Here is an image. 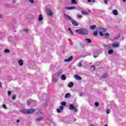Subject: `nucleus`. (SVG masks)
I'll list each match as a JSON object with an SVG mask.
<instances>
[{
    "instance_id": "f257e3e1",
    "label": "nucleus",
    "mask_w": 126,
    "mask_h": 126,
    "mask_svg": "<svg viewBox=\"0 0 126 126\" xmlns=\"http://www.w3.org/2000/svg\"><path fill=\"white\" fill-rule=\"evenodd\" d=\"M75 32L76 33H78L80 35H87L88 34V31L86 29H79L75 30Z\"/></svg>"
},
{
    "instance_id": "f03ea898",
    "label": "nucleus",
    "mask_w": 126,
    "mask_h": 126,
    "mask_svg": "<svg viewBox=\"0 0 126 126\" xmlns=\"http://www.w3.org/2000/svg\"><path fill=\"white\" fill-rule=\"evenodd\" d=\"M94 57L96 58H98V57H99V56L100 55H101V54H102V52L101 51V50L98 49V50H94Z\"/></svg>"
},
{
    "instance_id": "7ed1b4c3",
    "label": "nucleus",
    "mask_w": 126,
    "mask_h": 126,
    "mask_svg": "<svg viewBox=\"0 0 126 126\" xmlns=\"http://www.w3.org/2000/svg\"><path fill=\"white\" fill-rule=\"evenodd\" d=\"M64 16L65 19H66L67 20H69L70 22H72L73 19L68 15L64 14Z\"/></svg>"
},
{
    "instance_id": "20e7f679",
    "label": "nucleus",
    "mask_w": 126,
    "mask_h": 126,
    "mask_svg": "<svg viewBox=\"0 0 126 126\" xmlns=\"http://www.w3.org/2000/svg\"><path fill=\"white\" fill-rule=\"evenodd\" d=\"M46 11H47V14H48V15H49V16H51L52 15H53V12L52 11V10H51V9L47 8L46 9Z\"/></svg>"
},
{
    "instance_id": "39448f33",
    "label": "nucleus",
    "mask_w": 126,
    "mask_h": 126,
    "mask_svg": "<svg viewBox=\"0 0 126 126\" xmlns=\"http://www.w3.org/2000/svg\"><path fill=\"white\" fill-rule=\"evenodd\" d=\"M102 47H103V48L106 50H110V49L111 48V46L106 44H103Z\"/></svg>"
},
{
    "instance_id": "423d86ee",
    "label": "nucleus",
    "mask_w": 126,
    "mask_h": 126,
    "mask_svg": "<svg viewBox=\"0 0 126 126\" xmlns=\"http://www.w3.org/2000/svg\"><path fill=\"white\" fill-rule=\"evenodd\" d=\"M120 46V43L119 42H115L112 45L113 48H118Z\"/></svg>"
},
{
    "instance_id": "0eeeda50",
    "label": "nucleus",
    "mask_w": 126,
    "mask_h": 126,
    "mask_svg": "<svg viewBox=\"0 0 126 126\" xmlns=\"http://www.w3.org/2000/svg\"><path fill=\"white\" fill-rule=\"evenodd\" d=\"M63 109V106H61L59 107V109H57V113H62V111Z\"/></svg>"
},
{
    "instance_id": "6e6552de",
    "label": "nucleus",
    "mask_w": 126,
    "mask_h": 126,
    "mask_svg": "<svg viewBox=\"0 0 126 126\" xmlns=\"http://www.w3.org/2000/svg\"><path fill=\"white\" fill-rule=\"evenodd\" d=\"M72 25H73L74 26H78V23H77V22H76V21H74L73 20H72V22H71Z\"/></svg>"
},
{
    "instance_id": "1a4fd4ad",
    "label": "nucleus",
    "mask_w": 126,
    "mask_h": 126,
    "mask_svg": "<svg viewBox=\"0 0 126 126\" xmlns=\"http://www.w3.org/2000/svg\"><path fill=\"white\" fill-rule=\"evenodd\" d=\"M35 110L34 109H28V114H33L34 112H35Z\"/></svg>"
},
{
    "instance_id": "9d476101",
    "label": "nucleus",
    "mask_w": 126,
    "mask_h": 126,
    "mask_svg": "<svg viewBox=\"0 0 126 126\" xmlns=\"http://www.w3.org/2000/svg\"><path fill=\"white\" fill-rule=\"evenodd\" d=\"M18 63L20 66H22V65H23V61L22 60H19L18 61Z\"/></svg>"
},
{
    "instance_id": "9b49d317",
    "label": "nucleus",
    "mask_w": 126,
    "mask_h": 126,
    "mask_svg": "<svg viewBox=\"0 0 126 126\" xmlns=\"http://www.w3.org/2000/svg\"><path fill=\"white\" fill-rule=\"evenodd\" d=\"M63 72L62 71V70H59L56 73V76H60L61 75V74H62Z\"/></svg>"
},
{
    "instance_id": "f8f14e48",
    "label": "nucleus",
    "mask_w": 126,
    "mask_h": 126,
    "mask_svg": "<svg viewBox=\"0 0 126 126\" xmlns=\"http://www.w3.org/2000/svg\"><path fill=\"white\" fill-rule=\"evenodd\" d=\"M71 61H72V56L69 57L67 59H65L64 61L65 62H71Z\"/></svg>"
},
{
    "instance_id": "ddd939ff",
    "label": "nucleus",
    "mask_w": 126,
    "mask_h": 126,
    "mask_svg": "<svg viewBox=\"0 0 126 126\" xmlns=\"http://www.w3.org/2000/svg\"><path fill=\"white\" fill-rule=\"evenodd\" d=\"M65 9H68V10H70L71 9H76V7H66Z\"/></svg>"
},
{
    "instance_id": "4468645a",
    "label": "nucleus",
    "mask_w": 126,
    "mask_h": 126,
    "mask_svg": "<svg viewBox=\"0 0 126 126\" xmlns=\"http://www.w3.org/2000/svg\"><path fill=\"white\" fill-rule=\"evenodd\" d=\"M20 112L21 113H23V114H28V109H25L23 110H21Z\"/></svg>"
},
{
    "instance_id": "2eb2a0df",
    "label": "nucleus",
    "mask_w": 126,
    "mask_h": 126,
    "mask_svg": "<svg viewBox=\"0 0 126 126\" xmlns=\"http://www.w3.org/2000/svg\"><path fill=\"white\" fill-rule=\"evenodd\" d=\"M71 95H70V93H67L65 95V98L66 99H68V98H70Z\"/></svg>"
},
{
    "instance_id": "dca6fc26",
    "label": "nucleus",
    "mask_w": 126,
    "mask_h": 126,
    "mask_svg": "<svg viewBox=\"0 0 126 126\" xmlns=\"http://www.w3.org/2000/svg\"><path fill=\"white\" fill-rule=\"evenodd\" d=\"M95 68H96V67L94 65H92L91 66V71H94L95 70Z\"/></svg>"
},
{
    "instance_id": "f3484780",
    "label": "nucleus",
    "mask_w": 126,
    "mask_h": 126,
    "mask_svg": "<svg viewBox=\"0 0 126 126\" xmlns=\"http://www.w3.org/2000/svg\"><path fill=\"white\" fill-rule=\"evenodd\" d=\"M75 78L77 80H81V78L80 77V76H78V75H75Z\"/></svg>"
},
{
    "instance_id": "a211bd4d",
    "label": "nucleus",
    "mask_w": 126,
    "mask_h": 126,
    "mask_svg": "<svg viewBox=\"0 0 126 126\" xmlns=\"http://www.w3.org/2000/svg\"><path fill=\"white\" fill-rule=\"evenodd\" d=\"M68 87H69L70 88H71V87H73V82H70L68 83Z\"/></svg>"
},
{
    "instance_id": "6ab92c4d",
    "label": "nucleus",
    "mask_w": 126,
    "mask_h": 126,
    "mask_svg": "<svg viewBox=\"0 0 126 126\" xmlns=\"http://www.w3.org/2000/svg\"><path fill=\"white\" fill-rule=\"evenodd\" d=\"M42 20H43V16L41 14H40L39 15L38 17V21H42Z\"/></svg>"
},
{
    "instance_id": "aec40b11",
    "label": "nucleus",
    "mask_w": 126,
    "mask_h": 126,
    "mask_svg": "<svg viewBox=\"0 0 126 126\" xmlns=\"http://www.w3.org/2000/svg\"><path fill=\"white\" fill-rule=\"evenodd\" d=\"M95 28H96V25H94L93 26H91L90 27V29L91 30H94V29H95Z\"/></svg>"
},
{
    "instance_id": "412c9836",
    "label": "nucleus",
    "mask_w": 126,
    "mask_h": 126,
    "mask_svg": "<svg viewBox=\"0 0 126 126\" xmlns=\"http://www.w3.org/2000/svg\"><path fill=\"white\" fill-rule=\"evenodd\" d=\"M61 79L62 80H65L66 79V77L64 74H63L61 76Z\"/></svg>"
},
{
    "instance_id": "4be33fe9",
    "label": "nucleus",
    "mask_w": 126,
    "mask_h": 126,
    "mask_svg": "<svg viewBox=\"0 0 126 126\" xmlns=\"http://www.w3.org/2000/svg\"><path fill=\"white\" fill-rule=\"evenodd\" d=\"M71 3L72 4H77V1H76L75 0H71Z\"/></svg>"
},
{
    "instance_id": "5701e85b",
    "label": "nucleus",
    "mask_w": 126,
    "mask_h": 126,
    "mask_svg": "<svg viewBox=\"0 0 126 126\" xmlns=\"http://www.w3.org/2000/svg\"><path fill=\"white\" fill-rule=\"evenodd\" d=\"M112 12L114 15H118V11L117 10H113Z\"/></svg>"
},
{
    "instance_id": "b1692460",
    "label": "nucleus",
    "mask_w": 126,
    "mask_h": 126,
    "mask_svg": "<svg viewBox=\"0 0 126 126\" xmlns=\"http://www.w3.org/2000/svg\"><path fill=\"white\" fill-rule=\"evenodd\" d=\"M82 14L83 15H88V12L85 11H82Z\"/></svg>"
},
{
    "instance_id": "393cba45",
    "label": "nucleus",
    "mask_w": 126,
    "mask_h": 126,
    "mask_svg": "<svg viewBox=\"0 0 126 126\" xmlns=\"http://www.w3.org/2000/svg\"><path fill=\"white\" fill-rule=\"evenodd\" d=\"M98 29L100 31H102L103 32H106V29H104L103 28H99Z\"/></svg>"
},
{
    "instance_id": "a878e982",
    "label": "nucleus",
    "mask_w": 126,
    "mask_h": 126,
    "mask_svg": "<svg viewBox=\"0 0 126 126\" xmlns=\"http://www.w3.org/2000/svg\"><path fill=\"white\" fill-rule=\"evenodd\" d=\"M32 102H33V100L32 99H29L27 101V104L28 105H30Z\"/></svg>"
},
{
    "instance_id": "bb28decb",
    "label": "nucleus",
    "mask_w": 126,
    "mask_h": 126,
    "mask_svg": "<svg viewBox=\"0 0 126 126\" xmlns=\"http://www.w3.org/2000/svg\"><path fill=\"white\" fill-rule=\"evenodd\" d=\"M74 106L72 104H70L69 105V109L70 110H73L74 109Z\"/></svg>"
},
{
    "instance_id": "cd10ccee",
    "label": "nucleus",
    "mask_w": 126,
    "mask_h": 126,
    "mask_svg": "<svg viewBox=\"0 0 126 126\" xmlns=\"http://www.w3.org/2000/svg\"><path fill=\"white\" fill-rule=\"evenodd\" d=\"M113 53H114V50H113V49H111V50L108 51V54L109 55H111V54H113Z\"/></svg>"
},
{
    "instance_id": "c85d7f7f",
    "label": "nucleus",
    "mask_w": 126,
    "mask_h": 126,
    "mask_svg": "<svg viewBox=\"0 0 126 126\" xmlns=\"http://www.w3.org/2000/svg\"><path fill=\"white\" fill-rule=\"evenodd\" d=\"M82 61H81V62H80L78 63V67H81V66H82Z\"/></svg>"
},
{
    "instance_id": "c756f323",
    "label": "nucleus",
    "mask_w": 126,
    "mask_h": 126,
    "mask_svg": "<svg viewBox=\"0 0 126 126\" xmlns=\"http://www.w3.org/2000/svg\"><path fill=\"white\" fill-rule=\"evenodd\" d=\"M42 120H43V117H39L37 119H36V121L37 122H40V121H42Z\"/></svg>"
},
{
    "instance_id": "7c9ffc66",
    "label": "nucleus",
    "mask_w": 126,
    "mask_h": 126,
    "mask_svg": "<svg viewBox=\"0 0 126 126\" xmlns=\"http://www.w3.org/2000/svg\"><path fill=\"white\" fill-rule=\"evenodd\" d=\"M102 77L103 78H107V77H108V74H104Z\"/></svg>"
},
{
    "instance_id": "2f4dec72",
    "label": "nucleus",
    "mask_w": 126,
    "mask_h": 126,
    "mask_svg": "<svg viewBox=\"0 0 126 126\" xmlns=\"http://www.w3.org/2000/svg\"><path fill=\"white\" fill-rule=\"evenodd\" d=\"M86 41L87 43H91V39H90L89 38L86 39Z\"/></svg>"
},
{
    "instance_id": "473e14b6",
    "label": "nucleus",
    "mask_w": 126,
    "mask_h": 126,
    "mask_svg": "<svg viewBox=\"0 0 126 126\" xmlns=\"http://www.w3.org/2000/svg\"><path fill=\"white\" fill-rule=\"evenodd\" d=\"M53 82H57L58 81V79L54 78L52 79Z\"/></svg>"
},
{
    "instance_id": "72a5a7b5",
    "label": "nucleus",
    "mask_w": 126,
    "mask_h": 126,
    "mask_svg": "<svg viewBox=\"0 0 126 126\" xmlns=\"http://www.w3.org/2000/svg\"><path fill=\"white\" fill-rule=\"evenodd\" d=\"M61 105L62 106H65L66 105V103H65V102L63 101L61 103Z\"/></svg>"
},
{
    "instance_id": "f704fd0d",
    "label": "nucleus",
    "mask_w": 126,
    "mask_h": 126,
    "mask_svg": "<svg viewBox=\"0 0 126 126\" xmlns=\"http://www.w3.org/2000/svg\"><path fill=\"white\" fill-rule=\"evenodd\" d=\"M105 37H110V34L109 33L107 32L105 34Z\"/></svg>"
},
{
    "instance_id": "c9c22d12",
    "label": "nucleus",
    "mask_w": 126,
    "mask_h": 126,
    "mask_svg": "<svg viewBox=\"0 0 126 126\" xmlns=\"http://www.w3.org/2000/svg\"><path fill=\"white\" fill-rule=\"evenodd\" d=\"M94 36H97L98 35V32H94Z\"/></svg>"
},
{
    "instance_id": "e433bc0d",
    "label": "nucleus",
    "mask_w": 126,
    "mask_h": 126,
    "mask_svg": "<svg viewBox=\"0 0 126 126\" xmlns=\"http://www.w3.org/2000/svg\"><path fill=\"white\" fill-rule=\"evenodd\" d=\"M9 50L8 49H5L4 51V53H9Z\"/></svg>"
},
{
    "instance_id": "4c0bfd02",
    "label": "nucleus",
    "mask_w": 126,
    "mask_h": 126,
    "mask_svg": "<svg viewBox=\"0 0 126 126\" xmlns=\"http://www.w3.org/2000/svg\"><path fill=\"white\" fill-rule=\"evenodd\" d=\"M77 16L79 18H82V15H81L78 14V15H77Z\"/></svg>"
},
{
    "instance_id": "58836bf2",
    "label": "nucleus",
    "mask_w": 126,
    "mask_h": 126,
    "mask_svg": "<svg viewBox=\"0 0 126 126\" xmlns=\"http://www.w3.org/2000/svg\"><path fill=\"white\" fill-rule=\"evenodd\" d=\"M99 35L100 36H103L104 35V34H103V32H100Z\"/></svg>"
},
{
    "instance_id": "ea45409f",
    "label": "nucleus",
    "mask_w": 126,
    "mask_h": 126,
    "mask_svg": "<svg viewBox=\"0 0 126 126\" xmlns=\"http://www.w3.org/2000/svg\"><path fill=\"white\" fill-rule=\"evenodd\" d=\"M94 105L96 106V107H98V106H99V103L96 102H95Z\"/></svg>"
},
{
    "instance_id": "a19ab883",
    "label": "nucleus",
    "mask_w": 126,
    "mask_h": 126,
    "mask_svg": "<svg viewBox=\"0 0 126 126\" xmlns=\"http://www.w3.org/2000/svg\"><path fill=\"white\" fill-rule=\"evenodd\" d=\"M117 39H119V36L114 37L113 39V41H115V40H117Z\"/></svg>"
},
{
    "instance_id": "79ce46f5",
    "label": "nucleus",
    "mask_w": 126,
    "mask_h": 126,
    "mask_svg": "<svg viewBox=\"0 0 126 126\" xmlns=\"http://www.w3.org/2000/svg\"><path fill=\"white\" fill-rule=\"evenodd\" d=\"M110 109H108L106 110L107 114H110Z\"/></svg>"
},
{
    "instance_id": "37998d69",
    "label": "nucleus",
    "mask_w": 126,
    "mask_h": 126,
    "mask_svg": "<svg viewBox=\"0 0 126 126\" xmlns=\"http://www.w3.org/2000/svg\"><path fill=\"white\" fill-rule=\"evenodd\" d=\"M16 98V95H13L12 96V97L13 100H15Z\"/></svg>"
},
{
    "instance_id": "c03bdc74",
    "label": "nucleus",
    "mask_w": 126,
    "mask_h": 126,
    "mask_svg": "<svg viewBox=\"0 0 126 126\" xmlns=\"http://www.w3.org/2000/svg\"><path fill=\"white\" fill-rule=\"evenodd\" d=\"M73 110L74 112H75V113L76 112H77V109H76V108H75V107L74 108V109Z\"/></svg>"
},
{
    "instance_id": "a18cd8bd",
    "label": "nucleus",
    "mask_w": 126,
    "mask_h": 126,
    "mask_svg": "<svg viewBox=\"0 0 126 126\" xmlns=\"http://www.w3.org/2000/svg\"><path fill=\"white\" fill-rule=\"evenodd\" d=\"M32 3H34V0H28Z\"/></svg>"
},
{
    "instance_id": "49530a36",
    "label": "nucleus",
    "mask_w": 126,
    "mask_h": 126,
    "mask_svg": "<svg viewBox=\"0 0 126 126\" xmlns=\"http://www.w3.org/2000/svg\"><path fill=\"white\" fill-rule=\"evenodd\" d=\"M2 108H4V109H6V105H5V104H3Z\"/></svg>"
},
{
    "instance_id": "de8ad7c7",
    "label": "nucleus",
    "mask_w": 126,
    "mask_h": 126,
    "mask_svg": "<svg viewBox=\"0 0 126 126\" xmlns=\"http://www.w3.org/2000/svg\"><path fill=\"white\" fill-rule=\"evenodd\" d=\"M109 0H104V2L105 3V4H107V3H108V1Z\"/></svg>"
},
{
    "instance_id": "09e8293b",
    "label": "nucleus",
    "mask_w": 126,
    "mask_h": 126,
    "mask_svg": "<svg viewBox=\"0 0 126 126\" xmlns=\"http://www.w3.org/2000/svg\"><path fill=\"white\" fill-rule=\"evenodd\" d=\"M24 31L25 32H26V33H28V32H29V31L28 30V29H25V30H24Z\"/></svg>"
},
{
    "instance_id": "8fccbe9b",
    "label": "nucleus",
    "mask_w": 126,
    "mask_h": 126,
    "mask_svg": "<svg viewBox=\"0 0 126 126\" xmlns=\"http://www.w3.org/2000/svg\"><path fill=\"white\" fill-rule=\"evenodd\" d=\"M10 94H11V92H10V91H8V96H10Z\"/></svg>"
},
{
    "instance_id": "3c124183",
    "label": "nucleus",
    "mask_w": 126,
    "mask_h": 126,
    "mask_svg": "<svg viewBox=\"0 0 126 126\" xmlns=\"http://www.w3.org/2000/svg\"><path fill=\"white\" fill-rule=\"evenodd\" d=\"M2 18H3L2 15L0 14V19H2Z\"/></svg>"
},
{
    "instance_id": "603ef678",
    "label": "nucleus",
    "mask_w": 126,
    "mask_h": 126,
    "mask_svg": "<svg viewBox=\"0 0 126 126\" xmlns=\"http://www.w3.org/2000/svg\"><path fill=\"white\" fill-rule=\"evenodd\" d=\"M79 96H80L81 97V96H82V95H83V94H82V93H79Z\"/></svg>"
},
{
    "instance_id": "864d4df0",
    "label": "nucleus",
    "mask_w": 126,
    "mask_h": 126,
    "mask_svg": "<svg viewBox=\"0 0 126 126\" xmlns=\"http://www.w3.org/2000/svg\"><path fill=\"white\" fill-rule=\"evenodd\" d=\"M0 88H2V85H1V82H0Z\"/></svg>"
},
{
    "instance_id": "5fc2aeb1",
    "label": "nucleus",
    "mask_w": 126,
    "mask_h": 126,
    "mask_svg": "<svg viewBox=\"0 0 126 126\" xmlns=\"http://www.w3.org/2000/svg\"><path fill=\"white\" fill-rule=\"evenodd\" d=\"M70 32L71 35H73V32H72V31H70Z\"/></svg>"
},
{
    "instance_id": "6e6d98bb",
    "label": "nucleus",
    "mask_w": 126,
    "mask_h": 126,
    "mask_svg": "<svg viewBox=\"0 0 126 126\" xmlns=\"http://www.w3.org/2000/svg\"><path fill=\"white\" fill-rule=\"evenodd\" d=\"M47 103H45L44 105H43L44 107H47Z\"/></svg>"
},
{
    "instance_id": "4d7b16f0",
    "label": "nucleus",
    "mask_w": 126,
    "mask_h": 126,
    "mask_svg": "<svg viewBox=\"0 0 126 126\" xmlns=\"http://www.w3.org/2000/svg\"><path fill=\"white\" fill-rule=\"evenodd\" d=\"M87 1H88V2H91L92 0H87Z\"/></svg>"
},
{
    "instance_id": "13d9d810",
    "label": "nucleus",
    "mask_w": 126,
    "mask_h": 126,
    "mask_svg": "<svg viewBox=\"0 0 126 126\" xmlns=\"http://www.w3.org/2000/svg\"><path fill=\"white\" fill-rule=\"evenodd\" d=\"M12 0V2L13 3H14L15 2V0Z\"/></svg>"
},
{
    "instance_id": "bf43d9fd",
    "label": "nucleus",
    "mask_w": 126,
    "mask_h": 126,
    "mask_svg": "<svg viewBox=\"0 0 126 126\" xmlns=\"http://www.w3.org/2000/svg\"><path fill=\"white\" fill-rule=\"evenodd\" d=\"M92 2H95V0H92Z\"/></svg>"
},
{
    "instance_id": "052dcab7",
    "label": "nucleus",
    "mask_w": 126,
    "mask_h": 126,
    "mask_svg": "<svg viewBox=\"0 0 126 126\" xmlns=\"http://www.w3.org/2000/svg\"><path fill=\"white\" fill-rule=\"evenodd\" d=\"M68 31H71V29H70V28H68Z\"/></svg>"
},
{
    "instance_id": "680f3d73",
    "label": "nucleus",
    "mask_w": 126,
    "mask_h": 126,
    "mask_svg": "<svg viewBox=\"0 0 126 126\" xmlns=\"http://www.w3.org/2000/svg\"><path fill=\"white\" fill-rule=\"evenodd\" d=\"M19 122H20L19 120H17V123H19Z\"/></svg>"
},
{
    "instance_id": "e2e57ef3",
    "label": "nucleus",
    "mask_w": 126,
    "mask_h": 126,
    "mask_svg": "<svg viewBox=\"0 0 126 126\" xmlns=\"http://www.w3.org/2000/svg\"><path fill=\"white\" fill-rule=\"evenodd\" d=\"M124 2L126 1V0H122Z\"/></svg>"
},
{
    "instance_id": "0e129e2a",
    "label": "nucleus",
    "mask_w": 126,
    "mask_h": 126,
    "mask_svg": "<svg viewBox=\"0 0 126 126\" xmlns=\"http://www.w3.org/2000/svg\"><path fill=\"white\" fill-rule=\"evenodd\" d=\"M86 63H87V62H85V64H86Z\"/></svg>"
},
{
    "instance_id": "69168bd1",
    "label": "nucleus",
    "mask_w": 126,
    "mask_h": 126,
    "mask_svg": "<svg viewBox=\"0 0 126 126\" xmlns=\"http://www.w3.org/2000/svg\"><path fill=\"white\" fill-rule=\"evenodd\" d=\"M97 63H98V64H99V63H99V62H97Z\"/></svg>"
},
{
    "instance_id": "338daca9",
    "label": "nucleus",
    "mask_w": 126,
    "mask_h": 126,
    "mask_svg": "<svg viewBox=\"0 0 126 126\" xmlns=\"http://www.w3.org/2000/svg\"><path fill=\"white\" fill-rule=\"evenodd\" d=\"M0 70H1V69H0Z\"/></svg>"
}]
</instances>
